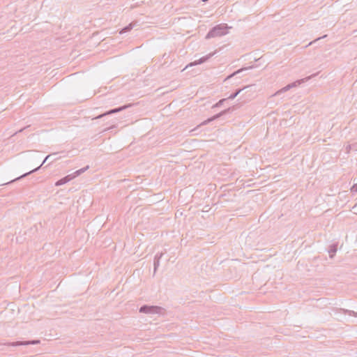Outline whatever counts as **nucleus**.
<instances>
[{"mask_svg":"<svg viewBox=\"0 0 357 357\" xmlns=\"http://www.w3.org/2000/svg\"><path fill=\"white\" fill-rule=\"evenodd\" d=\"M163 254L160 253V255H156L153 260V268H158L160 266V259L163 257Z\"/></svg>","mask_w":357,"mask_h":357,"instance_id":"13","label":"nucleus"},{"mask_svg":"<svg viewBox=\"0 0 357 357\" xmlns=\"http://www.w3.org/2000/svg\"><path fill=\"white\" fill-rule=\"evenodd\" d=\"M356 316H357V313H356Z\"/></svg>","mask_w":357,"mask_h":357,"instance_id":"23","label":"nucleus"},{"mask_svg":"<svg viewBox=\"0 0 357 357\" xmlns=\"http://www.w3.org/2000/svg\"><path fill=\"white\" fill-rule=\"evenodd\" d=\"M321 38H317L316 40H314V41H312V42H310V43L308 44V45H312L313 43H314L315 41H317V40H319V39H321Z\"/></svg>","mask_w":357,"mask_h":357,"instance_id":"18","label":"nucleus"},{"mask_svg":"<svg viewBox=\"0 0 357 357\" xmlns=\"http://www.w3.org/2000/svg\"><path fill=\"white\" fill-rule=\"evenodd\" d=\"M312 76L307 77L305 78L296 80L291 84H287V86H284L281 89L278 90L277 92L275 93L273 96H278L281 94L282 93H284L289 90H290L292 88L296 87L301 84L302 83H304L305 81L309 80L311 78Z\"/></svg>","mask_w":357,"mask_h":357,"instance_id":"4","label":"nucleus"},{"mask_svg":"<svg viewBox=\"0 0 357 357\" xmlns=\"http://www.w3.org/2000/svg\"><path fill=\"white\" fill-rule=\"evenodd\" d=\"M139 312L149 314H161L165 312V309L156 305H144L139 308Z\"/></svg>","mask_w":357,"mask_h":357,"instance_id":"3","label":"nucleus"},{"mask_svg":"<svg viewBox=\"0 0 357 357\" xmlns=\"http://www.w3.org/2000/svg\"><path fill=\"white\" fill-rule=\"evenodd\" d=\"M337 250V245L336 243L331 244L328 248V253L331 258H333Z\"/></svg>","mask_w":357,"mask_h":357,"instance_id":"11","label":"nucleus"},{"mask_svg":"<svg viewBox=\"0 0 357 357\" xmlns=\"http://www.w3.org/2000/svg\"><path fill=\"white\" fill-rule=\"evenodd\" d=\"M40 343V340H31V341H17L9 343V345L15 347V346H20V345H29V344H37Z\"/></svg>","mask_w":357,"mask_h":357,"instance_id":"8","label":"nucleus"},{"mask_svg":"<svg viewBox=\"0 0 357 357\" xmlns=\"http://www.w3.org/2000/svg\"><path fill=\"white\" fill-rule=\"evenodd\" d=\"M356 144H349L346 147L347 152L349 153L351 151H357V148H355L354 146Z\"/></svg>","mask_w":357,"mask_h":357,"instance_id":"15","label":"nucleus"},{"mask_svg":"<svg viewBox=\"0 0 357 357\" xmlns=\"http://www.w3.org/2000/svg\"><path fill=\"white\" fill-rule=\"evenodd\" d=\"M351 191L352 192H357V184H354L351 188Z\"/></svg>","mask_w":357,"mask_h":357,"instance_id":"17","label":"nucleus"},{"mask_svg":"<svg viewBox=\"0 0 357 357\" xmlns=\"http://www.w3.org/2000/svg\"><path fill=\"white\" fill-rule=\"evenodd\" d=\"M354 144H356V146L354 147L357 148V143H355Z\"/></svg>","mask_w":357,"mask_h":357,"instance_id":"22","label":"nucleus"},{"mask_svg":"<svg viewBox=\"0 0 357 357\" xmlns=\"http://www.w3.org/2000/svg\"><path fill=\"white\" fill-rule=\"evenodd\" d=\"M203 2H206L208 1V0H202Z\"/></svg>","mask_w":357,"mask_h":357,"instance_id":"21","label":"nucleus"},{"mask_svg":"<svg viewBox=\"0 0 357 357\" xmlns=\"http://www.w3.org/2000/svg\"><path fill=\"white\" fill-rule=\"evenodd\" d=\"M89 168V166L87 165V166H86V167H83L82 169H79L75 171V172H73L71 174H69V175H67V176H64L63 178L58 180L55 183V185L56 186H59V185H62L63 184L67 183L68 182H69L72 179L75 178V177H77V176L81 175L82 173L85 172Z\"/></svg>","mask_w":357,"mask_h":357,"instance_id":"2","label":"nucleus"},{"mask_svg":"<svg viewBox=\"0 0 357 357\" xmlns=\"http://www.w3.org/2000/svg\"><path fill=\"white\" fill-rule=\"evenodd\" d=\"M136 23H134V22H131L130 24H129L128 25L126 26L125 27H123L121 31H120V33L122 34V33H126V32H128L130 31V30H132L133 29V27L135 26Z\"/></svg>","mask_w":357,"mask_h":357,"instance_id":"12","label":"nucleus"},{"mask_svg":"<svg viewBox=\"0 0 357 357\" xmlns=\"http://www.w3.org/2000/svg\"><path fill=\"white\" fill-rule=\"evenodd\" d=\"M215 53H211L206 56H202V58H200L199 59H198L197 61H195L194 63H191L190 64V66H195V65H197V64H202L204 62H206L207 60H208L212 56L214 55Z\"/></svg>","mask_w":357,"mask_h":357,"instance_id":"9","label":"nucleus"},{"mask_svg":"<svg viewBox=\"0 0 357 357\" xmlns=\"http://www.w3.org/2000/svg\"><path fill=\"white\" fill-rule=\"evenodd\" d=\"M227 98H224V99H222L220 100H219L215 105V107H220V105H222V104L223 103V102L226 101Z\"/></svg>","mask_w":357,"mask_h":357,"instance_id":"16","label":"nucleus"},{"mask_svg":"<svg viewBox=\"0 0 357 357\" xmlns=\"http://www.w3.org/2000/svg\"><path fill=\"white\" fill-rule=\"evenodd\" d=\"M351 313L355 314L354 311H349V314L351 315Z\"/></svg>","mask_w":357,"mask_h":357,"instance_id":"19","label":"nucleus"},{"mask_svg":"<svg viewBox=\"0 0 357 357\" xmlns=\"http://www.w3.org/2000/svg\"><path fill=\"white\" fill-rule=\"evenodd\" d=\"M252 68H253L252 66L238 69V70L234 72L233 73H231V75L227 76L226 77L225 80H227V79H230L231 77H234V75H236L239 74L240 73H241L243 71H245V70H249V69H252Z\"/></svg>","mask_w":357,"mask_h":357,"instance_id":"10","label":"nucleus"},{"mask_svg":"<svg viewBox=\"0 0 357 357\" xmlns=\"http://www.w3.org/2000/svg\"><path fill=\"white\" fill-rule=\"evenodd\" d=\"M246 87H244L243 89H238L237 90H236V91L233 93H231L228 98L227 99H230V100H233L244 89H245Z\"/></svg>","mask_w":357,"mask_h":357,"instance_id":"14","label":"nucleus"},{"mask_svg":"<svg viewBox=\"0 0 357 357\" xmlns=\"http://www.w3.org/2000/svg\"><path fill=\"white\" fill-rule=\"evenodd\" d=\"M229 26L226 24H220L213 27L207 33L206 38L220 37L227 34Z\"/></svg>","mask_w":357,"mask_h":357,"instance_id":"1","label":"nucleus"},{"mask_svg":"<svg viewBox=\"0 0 357 357\" xmlns=\"http://www.w3.org/2000/svg\"><path fill=\"white\" fill-rule=\"evenodd\" d=\"M131 105H132L131 104H128V105H125L123 106H121V107H117V108H114V109H110V110L106 112L105 113L99 115L97 118L98 119H100V118H102L104 116L112 114H115V113L121 112V111H123V110H124V109L131 107Z\"/></svg>","mask_w":357,"mask_h":357,"instance_id":"7","label":"nucleus"},{"mask_svg":"<svg viewBox=\"0 0 357 357\" xmlns=\"http://www.w3.org/2000/svg\"><path fill=\"white\" fill-rule=\"evenodd\" d=\"M56 154H57L56 153H53L49 154L48 155H47V156L45 157V158L44 159V160L43 161L42 164H41L40 166H38V167H36V168H35V169H32L31 171H30V172H26V173H25V174H22V175H21V176H18V177H17V178H14V179H13V180H12V181H10V182H8L6 184H9V183H13V182H14V181H16L20 180L21 178H24V177H26V176H28V175H29V174H32V173H33V172H37V171H38V169H40V168L43 165V164H44L46 161H47V160H48L50 158H51V157H52V156H54V155H56Z\"/></svg>","mask_w":357,"mask_h":357,"instance_id":"5","label":"nucleus"},{"mask_svg":"<svg viewBox=\"0 0 357 357\" xmlns=\"http://www.w3.org/2000/svg\"><path fill=\"white\" fill-rule=\"evenodd\" d=\"M156 268H154L153 275L155 274Z\"/></svg>","mask_w":357,"mask_h":357,"instance_id":"20","label":"nucleus"},{"mask_svg":"<svg viewBox=\"0 0 357 357\" xmlns=\"http://www.w3.org/2000/svg\"><path fill=\"white\" fill-rule=\"evenodd\" d=\"M231 109V108H228L227 109H225L224 111L221 112L219 114H215V116H213V117L210 118V119H208L207 120L204 121V122H202L199 126H198L197 127H196L195 128H194L193 130H191V132H195L197 131L199 127L202 125H206L208 123L215 120V119H217L218 118H219L220 116H221L223 114H227L229 111H230Z\"/></svg>","mask_w":357,"mask_h":357,"instance_id":"6","label":"nucleus"}]
</instances>
